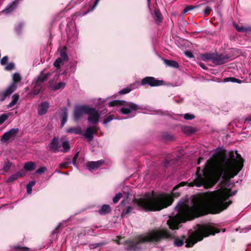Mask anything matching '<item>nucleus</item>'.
I'll list each match as a JSON object with an SVG mask.
<instances>
[{"mask_svg": "<svg viewBox=\"0 0 251 251\" xmlns=\"http://www.w3.org/2000/svg\"><path fill=\"white\" fill-rule=\"evenodd\" d=\"M236 193L235 191L231 193L230 189L222 187L213 192L193 196L189 200L180 201L175 207L176 214L170 217L167 224L170 229H178V225L187 220L205 215L208 212L219 213L231 203V201H224Z\"/></svg>", "mask_w": 251, "mask_h": 251, "instance_id": "1", "label": "nucleus"}, {"mask_svg": "<svg viewBox=\"0 0 251 251\" xmlns=\"http://www.w3.org/2000/svg\"><path fill=\"white\" fill-rule=\"evenodd\" d=\"M243 159L237 154L230 158L218 156L207 161L204 168H197L194 181L189 183V186H203L205 188L213 187L222 176L224 179H228L237 175L243 167Z\"/></svg>", "mask_w": 251, "mask_h": 251, "instance_id": "2", "label": "nucleus"}, {"mask_svg": "<svg viewBox=\"0 0 251 251\" xmlns=\"http://www.w3.org/2000/svg\"><path fill=\"white\" fill-rule=\"evenodd\" d=\"M173 201L172 196L167 194L147 193L143 198L135 199L134 202L145 211H159L170 205Z\"/></svg>", "mask_w": 251, "mask_h": 251, "instance_id": "3", "label": "nucleus"}, {"mask_svg": "<svg viewBox=\"0 0 251 251\" xmlns=\"http://www.w3.org/2000/svg\"><path fill=\"white\" fill-rule=\"evenodd\" d=\"M175 236L165 228L152 230L147 233L139 236L136 239L126 242L127 250L139 251L142 248V245L147 242L159 243L164 239H171Z\"/></svg>", "mask_w": 251, "mask_h": 251, "instance_id": "4", "label": "nucleus"}, {"mask_svg": "<svg viewBox=\"0 0 251 251\" xmlns=\"http://www.w3.org/2000/svg\"><path fill=\"white\" fill-rule=\"evenodd\" d=\"M219 232L215 229L210 226H200L198 229L194 233L189 235L188 238L183 236L181 238H176L174 241V245L177 247L182 246L186 241L187 247H191L198 241L202 240L204 237H207L209 235H214L215 233Z\"/></svg>", "mask_w": 251, "mask_h": 251, "instance_id": "5", "label": "nucleus"}, {"mask_svg": "<svg viewBox=\"0 0 251 251\" xmlns=\"http://www.w3.org/2000/svg\"><path fill=\"white\" fill-rule=\"evenodd\" d=\"M108 105L110 107L122 105L123 107L121 110L122 113L124 114H131L132 116H134L135 111L139 109V106L135 103L118 100H114L109 102Z\"/></svg>", "mask_w": 251, "mask_h": 251, "instance_id": "6", "label": "nucleus"}, {"mask_svg": "<svg viewBox=\"0 0 251 251\" xmlns=\"http://www.w3.org/2000/svg\"><path fill=\"white\" fill-rule=\"evenodd\" d=\"M19 131L17 128H13L9 131L5 132L1 137L0 141L2 143L11 142L15 139L17 134Z\"/></svg>", "mask_w": 251, "mask_h": 251, "instance_id": "7", "label": "nucleus"}, {"mask_svg": "<svg viewBox=\"0 0 251 251\" xmlns=\"http://www.w3.org/2000/svg\"><path fill=\"white\" fill-rule=\"evenodd\" d=\"M49 75V73L45 74L43 72L40 75L35 82L33 90V93L34 95H37L40 92L42 84L48 79Z\"/></svg>", "mask_w": 251, "mask_h": 251, "instance_id": "8", "label": "nucleus"}, {"mask_svg": "<svg viewBox=\"0 0 251 251\" xmlns=\"http://www.w3.org/2000/svg\"><path fill=\"white\" fill-rule=\"evenodd\" d=\"M21 79V77L19 74L15 73L13 75L12 82V83L6 88V96H10V95L15 91L17 86L16 83L19 82Z\"/></svg>", "mask_w": 251, "mask_h": 251, "instance_id": "9", "label": "nucleus"}, {"mask_svg": "<svg viewBox=\"0 0 251 251\" xmlns=\"http://www.w3.org/2000/svg\"><path fill=\"white\" fill-rule=\"evenodd\" d=\"M87 114L88 115V120L90 123L94 124L99 122L100 114L96 109L88 107Z\"/></svg>", "mask_w": 251, "mask_h": 251, "instance_id": "10", "label": "nucleus"}, {"mask_svg": "<svg viewBox=\"0 0 251 251\" xmlns=\"http://www.w3.org/2000/svg\"><path fill=\"white\" fill-rule=\"evenodd\" d=\"M163 84V81L155 79L154 77L148 76L143 79L142 85L148 84L151 87L158 86Z\"/></svg>", "mask_w": 251, "mask_h": 251, "instance_id": "11", "label": "nucleus"}, {"mask_svg": "<svg viewBox=\"0 0 251 251\" xmlns=\"http://www.w3.org/2000/svg\"><path fill=\"white\" fill-rule=\"evenodd\" d=\"M88 106H77L75 107L74 113V119L75 121H78L82 116L87 114Z\"/></svg>", "mask_w": 251, "mask_h": 251, "instance_id": "12", "label": "nucleus"}, {"mask_svg": "<svg viewBox=\"0 0 251 251\" xmlns=\"http://www.w3.org/2000/svg\"><path fill=\"white\" fill-rule=\"evenodd\" d=\"M61 144L58 138L54 137L49 145L50 150L53 152L61 151Z\"/></svg>", "mask_w": 251, "mask_h": 251, "instance_id": "13", "label": "nucleus"}, {"mask_svg": "<svg viewBox=\"0 0 251 251\" xmlns=\"http://www.w3.org/2000/svg\"><path fill=\"white\" fill-rule=\"evenodd\" d=\"M97 132V129L94 126L88 127L83 136L89 141H92L93 139V135Z\"/></svg>", "mask_w": 251, "mask_h": 251, "instance_id": "14", "label": "nucleus"}, {"mask_svg": "<svg viewBox=\"0 0 251 251\" xmlns=\"http://www.w3.org/2000/svg\"><path fill=\"white\" fill-rule=\"evenodd\" d=\"M103 164V161L102 160H99L97 161H91L89 162L87 164V167L88 169L90 170H95L97 169L99 167L101 166Z\"/></svg>", "mask_w": 251, "mask_h": 251, "instance_id": "15", "label": "nucleus"}, {"mask_svg": "<svg viewBox=\"0 0 251 251\" xmlns=\"http://www.w3.org/2000/svg\"><path fill=\"white\" fill-rule=\"evenodd\" d=\"M49 105V103L46 101L41 103L38 108L39 115H43L45 114L48 110Z\"/></svg>", "mask_w": 251, "mask_h": 251, "instance_id": "16", "label": "nucleus"}, {"mask_svg": "<svg viewBox=\"0 0 251 251\" xmlns=\"http://www.w3.org/2000/svg\"><path fill=\"white\" fill-rule=\"evenodd\" d=\"M25 173L23 171L18 172L9 177L6 180L7 183L12 182L17 180L18 178L24 176Z\"/></svg>", "mask_w": 251, "mask_h": 251, "instance_id": "17", "label": "nucleus"}, {"mask_svg": "<svg viewBox=\"0 0 251 251\" xmlns=\"http://www.w3.org/2000/svg\"><path fill=\"white\" fill-rule=\"evenodd\" d=\"M225 58L223 55L215 54L212 62L216 65H221L225 63Z\"/></svg>", "mask_w": 251, "mask_h": 251, "instance_id": "18", "label": "nucleus"}, {"mask_svg": "<svg viewBox=\"0 0 251 251\" xmlns=\"http://www.w3.org/2000/svg\"><path fill=\"white\" fill-rule=\"evenodd\" d=\"M139 86V84L138 83H134L131 85H130L129 86L122 89L120 92V94H126L129 92H130L132 90L136 88H137Z\"/></svg>", "mask_w": 251, "mask_h": 251, "instance_id": "19", "label": "nucleus"}, {"mask_svg": "<svg viewBox=\"0 0 251 251\" xmlns=\"http://www.w3.org/2000/svg\"><path fill=\"white\" fill-rule=\"evenodd\" d=\"M17 2V0H15L7 5V7L2 11V12L5 14H8L12 11L16 7Z\"/></svg>", "mask_w": 251, "mask_h": 251, "instance_id": "20", "label": "nucleus"}, {"mask_svg": "<svg viewBox=\"0 0 251 251\" xmlns=\"http://www.w3.org/2000/svg\"><path fill=\"white\" fill-rule=\"evenodd\" d=\"M66 132L68 133H74L75 134H81L82 132V128L80 126L70 127L66 129Z\"/></svg>", "mask_w": 251, "mask_h": 251, "instance_id": "21", "label": "nucleus"}, {"mask_svg": "<svg viewBox=\"0 0 251 251\" xmlns=\"http://www.w3.org/2000/svg\"><path fill=\"white\" fill-rule=\"evenodd\" d=\"M111 211V208L109 205L104 204L101 206L98 212L100 215H105L109 213Z\"/></svg>", "mask_w": 251, "mask_h": 251, "instance_id": "22", "label": "nucleus"}, {"mask_svg": "<svg viewBox=\"0 0 251 251\" xmlns=\"http://www.w3.org/2000/svg\"><path fill=\"white\" fill-rule=\"evenodd\" d=\"M163 61L164 63L169 67L175 68H178L179 67L178 63L175 61L167 59H163Z\"/></svg>", "mask_w": 251, "mask_h": 251, "instance_id": "23", "label": "nucleus"}, {"mask_svg": "<svg viewBox=\"0 0 251 251\" xmlns=\"http://www.w3.org/2000/svg\"><path fill=\"white\" fill-rule=\"evenodd\" d=\"M68 119V109L64 108L62 109L61 126H63L66 123Z\"/></svg>", "mask_w": 251, "mask_h": 251, "instance_id": "24", "label": "nucleus"}, {"mask_svg": "<svg viewBox=\"0 0 251 251\" xmlns=\"http://www.w3.org/2000/svg\"><path fill=\"white\" fill-rule=\"evenodd\" d=\"M65 83L64 82H59L56 84H52L51 83L50 84V87L51 89H52L53 90H57L59 89H63L65 86Z\"/></svg>", "mask_w": 251, "mask_h": 251, "instance_id": "25", "label": "nucleus"}, {"mask_svg": "<svg viewBox=\"0 0 251 251\" xmlns=\"http://www.w3.org/2000/svg\"><path fill=\"white\" fill-rule=\"evenodd\" d=\"M19 96L17 94H15L12 97V100L7 105V108H11L14 106L17 102Z\"/></svg>", "mask_w": 251, "mask_h": 251, "instance_id": "26", "label": "nucleus"}, {"mask_svg": "<svg viewBox=\"0 0 251 251\" xmlns=\"http://www.w3.org/2000/svg\"><path fill=\"white\" fill-rule=\"evenodd\" d=\"M61 145L63 147V150L61 149V151L63 152H68L70 149V146L68 140H65L62 142Z\"/></svg>", "mask_w": 251, "mask_h": 251, "instance_id": "27", "label": "nucleus"}, {"mask_svg": "<svg viewBox=\"0 0 251 251\" xmlns=\"http://www.w3.org/2000/svg\"><path fill=\"white\" fill-rule=\"evenodd\" d=\"M24 168L27 171H32L35 168V164L33 162H28L24 165Z\"/></svg>", "mask_w": 251, "mask_h": 251, "instance_id": "28", "label": "nucleus"}, {"mask_svg": "<svg viewBox=\"0 0 251 251\" xmlns=\"http://www.w3.org/2000/svg\"><path fill=\"white\" fill-rule=\"evenodd\" d=\"M182 131L188 134H191L195 131L194 128L191 126H185L182 128Z\"/></svg>", "mask_w": 251, "mask_h": 251, "instance_id": "29", "label": "nucleus"}, {"mask_svg": "<svg viewBox=\"0 0 251 251\" xmlns=\"http://www.w3.org/2000/svg\"><path fill=\"white\" fill-rule=\"evenodd\" d=\"M214 54V53L205 54L202 56V59L204 61L211 60L213 62Z\"/></svg>", "mask_w": 251, "mask_h": 251, "instance_id": "30", "label": "nucleus"}, {"mask_svg": "<svg viewBox=\"0 0 251 251\" xmlns=\"http://www.w3.org/2000/svg\"><path fill=\"white\" fill-rule=\"evenodd\" d=\"M186 184V183L185 182H181V183H180L179 184H178V185H177L174 188H173V195L174 197H177L178 196H179V193H177V194L176 193H175V191L178 189L179 187H181V186H183L184 185H185Z\"/></svg>", "mask_w": 251, "mask_h": 251, "instance_id": "31", "label": "nucleus"}, {"mask_svg": "<svg viewBox=\"0 0 251 251\" xmlns=\"http://www.w3.org/2000/svg\"><path fill=\"white\" fill-rule=\"evenodd\" d=\"M234 25L236 29H237V30L239 32H245L251 30L250 27H246L244 26L240 27L238 26L236 24H234Z\"/></svg>", "mask_w": 251, "mask_h": 251, "instance_id": "32", "label": "nucleus"}, {"mask_svg": "<svg viewBox=\"0 0 251 251\" xmlns=\"http://www.w3.org/2000/svg\"><path fill=\"white\" fill-rule=\"evenodd\" d=\"M12 165V163L9 161L5 162L2 166V170L7 172L9 171L10 168H11Z\"/></svg>", "mask_w": 251, "mask_h": 251, "instance_id": "33", "label": "nucleus"}, {"mask_svg": "<svg viewBox=\"0 0 251 251\" xmlns=\"http://www.w3.org/2000/svg\"><path fill=\"white\" fill-rule=\"evenodd\" d=\"M9 114H3L0 115V125L2 124L9 117Z\"/></svg>", "mask_w": 251, "mask_h": 251, "instance_id": "34", "label": "nucleus"}, {"mask_svg": "<svg viewBox=\"0 0 251 251\" xmlns=\"http://www.w3.org/2000/svg\"><path fill=\"white\" fill-rule=\"evenodd\" d=\"M224 81L225 82H228L231 81L232 82H237V83H240L241 81L236 78L234 77H226L224 79Z\"/></svg>", "mask_w": 251, "mask_h": 251, "instance_id": "35", "label": "nucleus"}, {"mask_svg": "<svg viewBox=\"0 0 251 251\" xmlns=\"http://www.w3.org/2000/svg\"><path fill=\"white\" fill-rule=\"evenodd\" d=\"M63 63V60L61 58H58L54 63V66L57 68H59L61 65Z\"/></svg>", "mask_w": 251, "mask_h": 251, "instance_id": "36", "label": "nucleus"}, {"mask_svg": "<svg viewBox=\"0 0 251 251\" xmlns=\"http://www.w3.org/2000/svg\"><path fill=\"white\" fill-rule=\"evenodd\" d=\"M123 194L121 193H119L115 196L113 199V201L114 203H116L119 201L120 199L122 198Z\"/></svg>", "mask_w": 251, "mask_h": 251, "instance_id": "37", "label": "nucleus"}, {"mask_svg": "<svg viewBox=\"0 0 251 251\" xmlns=\"http://www.w3.org/2000/svg\"><path fill=\"white\" fill-rule=\"evenodd\" d=\"M114 119V116L113 115H110L106 117V118L104 120L103 122V124L105 125L108 123L110 122L111 121Z\"/></svg>", "mask_w": 251, "mask_h": 251, "instance_id": "38", "label": "nucleus"}, {"mask_svg": "<svg viewBox=\"0 0 251 251\" xmlns=\"http://www.w3.org/2000/svg\"><path fill=\"white\" fill-rule=\"evenodd\" d=\"M6 92V89L4 91H3L2 93H0V101H3L7 97H9L10 96H6V94L5 92Z\"/></svg>", "mask_w": 251, "mask_h": 251, "instance_id": "39", "label": "nucleus"}, {"mask_svg": "<svg viewBox=\"0 0 251 251\" xmlns=\"http://www.w3.org/2000/svg\"><path fill=\"white\" fill-rule=\"evenodd\" d=\"M60 55H61V58H62V59L64 61H67L68 60V57L67 54L65 52V51L62 50L61 51Z\"/></svg>", "mask_w": 251, "mask_h": 251, "instance_id": "40", "label": "nucleus"}, {"mask_svg": "<svg viewBox=\"0 0 251 251\" xmlns=\"http://www.w3.org/2000/svg\"><path fill=\"white\" fill-rule=\"evenodd\" d=\"M211 10H212V8L211 7H210V6L206 7L203 11L204 15L205 16H208L210 14Z\"/></svg>", "mask_w": 251, "mask_h": 251, "instance_id": "41", "label": "nucleus"}, {"mask_svg": "<svg viewBox=\"0 0 251 251\" xmlns=\"http://www.w3.org/2000/svg\"><path fill=\"white\" fill-rule=\"evenodd\" d=\"M70 163L71 162L68 161L62 162V163L60 164L59 168L60 169L67 168Z\"/></svg>", "mask_w": 251, "mask_h": 251, "instance_id": "42", "label": "nucleus"}, {"mask_svg": "<svg viewBox=\"0 0 251 251\" xmlns=\"http://www.w3.org/2000/svg\"><path fill=\"white\" fill-rule=\"evenodd\" d=\"M47 170V168L45 167H42L37 169L36 171V173L38 174H42L45 173Z\"/></svg>", "mask_w": 251, "mask_h": 251, "instance_id": "43", "label": "nucleus"}, {"mask_svg": "<svg viewBox=\"0 0 251 251\" xmlns=\"http://www.w3.org/2000/svg\"><path fill=\"white\" fill-rule=\"evenodd\" d=\"M195 116L193 114H189V113H187V114H185L184 115V118L186 120H192L193 119L195 118Z\"/></svg>", "mask_w": 251, "mask_h": 251, "instance_id": "44", "label": "nucleus"}, {"mask_svg": "<svg viewBox=\"0 0 251 251\" xmlns=\"http://www.w3.org/2000/svg\"><path fill=\"white\" fill-rule=\"evenodd\" d=\"M133 208L131 206H128L126 211H123L122 214V216H123L124 215L128 214L132 210Z\"/></svg>", "mask_w": 251, "mask_h": 251, "instance_id": "45", "label": "nucleus"}, {"mask_svg": "<svg viewBox=\"0 0 251 251\" xmlns=\"http://www.w3.org/2000/svg\"><path fill=\"white\" fill-rule=\"evenodd\" d=\"M14 64L13 63L8 64L5 67V69L7 71H10L14 69Z\"/></svg>", "mask_w": 251, "mask_h": 251, "instance_id": "46", "label": "nucleus"}, {"mask_svg": "<svg viewBox=\"0 0 251 251\" xmlns=\"http://www.w3.org/2000/svg\"><path fill=\"white\" fill-rule=\"evenodd\" d=\"M104 244L103 243H97V244H92L90 245V248L91 249H96L97 247H101Z\"/></svg>", "mask_w": 251, "mask_h": 251, "instance_id": "47", "label": "nucleus"}, {"mask_svg": "<svg viewBox=\"0 0 251 251\" xmlns=\"http://www.w3.org/2000/svg\"><path fill=\"white\" fill-rule=\"evenodd\" d=\"M8 61V57L7 56H5L2 57V58L0 60V63L1 65H3L6 64V63Z\"/></svg>", "mask_w": 251, "mask_h": 251, "instance_id": "48", "label": "nucleus"}, {"mask_svg": "<svg viewBox=\"0 0 251 251\" xmlns=\"http://www.w3.org/2000/svg\"><path fill=\"white\" fill-rule=\"evenodd\" d=\"M22 27H23V25L22 24H19L17 26V27H16L15 28V30L17 32V33L18 34H20V32H21V31L22 30Z\"/></svg>", "mask_w": 251, "mask_h": 251, "instance_id": "49", "label": "nucleus"}, {"mask_svg": "<svg viewBox=\"0 0 251 251\" xmlns=\"http://www.w3.org/2000/svg\"><path fill=\"white\" fill-rule=\"evenodd\" d=\"M78 156V152H77L75 154V155H74V156L73 158L72 164L75 166V165H76V161Z\"/></svg>", "mask_w": 251, "mask_h": 251, "instance_id": "50", "label": "nucleus"}, {"mask_svg": "<svg viewBox=\"0 0 251 251\" xmlns=\"http://www.w3.org/2000/svg\"><path fill=\"white\" fill-rule=\"evenodd\" d=\"M154 14L155 15V16L159 20V21H160L161 20V14L160 13V12L159 11V10H155L154 11Z\"/></svg>", "mask_w": 251, "mask_h": 251, "instance_id": "51", "label": "nucleus"}, {"mask_svg": "<svg viewBox=\"0 0 251 251\" xmlns=\"http://www.w3.org/2000/svg\"><path fill=\"white\" fill-rule=\"evenodd\" d=\"M193 9H194V7L191 6H187L183 10V12L184 13H185Z\"/></svg>", "mask_w": 251, "mask_h": 251, "instance_id": "52", "label": "nucleus"}, {"mask_svg": "<svg viewBox=\"0 0 251 251\" xmlns=\"http://www.w3.org/2000/svg\"><path fill=\"white\" fill-rule=\"evenodd\" d=\"M26 188L27 190V193L28 194H30L32 192V187H31L30 186H28L26 185Z\"/></svg>", "mask_w": 251, "mask_h": 251, "instance_id": "53", "label": "nucleus"}, {"mask_svg": "<svg viewBox=\"0 0 251 251\" xmlns=\"http://www.w3.org/2000/svg\"><path fill=\"white\" fill-rule=\"evenodd\" d=\"M185 54L190 58H192L194 57L193 53L190 51H186Z\"/></svg>", "mask_w": 251, "mask_h": 251, "instance_id": "54", "label": "nucleus"}, {"mask_svg": "<svg viewBox=\"0 0 251 251\" xmlns=\"http://www.w3.org/2000/svg\"><path fill=\"white\" fill-rule=\"evenodd\" d=\"M36 183V181H30L27 184V185L28 186H30L31 187H32V186H33Z\"/></svg>", "mask_w": 251, "mask_h": 251, "instance_id": "55", "label": "nucleus"}, {"mask_svg": "<svg viewBox=\"0 0 251 251\" xmlns=\"http://www.w3.org/2000/svg\"><path fill=\"white\" fill-rule=\"evenodd\" d=\"M245 122L247 123L248 124H251V116L247 118H246Z\"/></svg>", "mask_w": 251, "mask_h": 251, "instance_id": "56", "label": "nucleus"}, {"mask_svg": "<svg viewBox=\"0 0 251 251\" xmlns=\"http://www.w3.org/2000/svg\"><path fill=\"white\" fill-rule=\"evenodd\" d=\"M60 227V225H58L55 228V229L53 231L52 234H55L57 232V230Z\"/></svg>", "mask_w": 251, "mask_h": 251, "instance_id": "57", "label": "nucleus"}, {"mask_svg": "<svg viewBox=\"0 0 251 251\" xmlns=\"http://www.w3.org/2000/svg\"><path fill=\"white\" fill-rule=\"evenodd\" d=\"M99 0H96V1L95 2V4H94V7L93 8H94L95 7L97 6V5H98V2H99Z\"/></svg>", "mask_w": 251, "mask_h": 251, "instance_id": "58", "label": "nucleus"}, {"mask_svg": "<svg viewBox=\"0 0 251 251\" xmlns=\"http://www.w3.org/2000/svg\"><path fill=\"white\" fill-rule=\"evenodd\" d=\"M23 250H24V251H26V250H28V249H27V248H23Z\"/></svg>", "mask_w": 251, "mask_h": 251, "instance_id": "59", "label": "nucleus"}, {"mask_svg": "<svg viewBox=\"0 0 251 251\" xmlns=\"http://www.w3.org/2000/svg\"><path fill=\"white\" fill-rule=\"evenodd\" d=\"M201 158H200V159H199V161H198V164H200V160H201Z\"/></svg>", "mask_w": 251, "mask_h": 251, "instance_id": "60", "label": "nucleus"}, {"mask_svg": "<svg viewBox=\"0 0 251 251\" xmlns=\"http://www.w3.org/2000/svg\"><path fill=\"white\" fill-rule=\"evenodd\" d=\"M57 172H58V173H60V171H57Z\"/></svg>", "mask_w": 251, "mask_h": 251, "instance_id": "61", "label": "nucleus"}, {"mask_svg": "<svg viewBox=\"0 0 251 251\" xmlns=\"http://www.w3.org/2000/svg\"><path fill=\"white\" fill-rule=\"evenodd\" d=\"M148 1H150L151 0H147Z\"/></svg>", "mask_w": 251, "mask_h": 251, "instance_id": "62", "label": "nucleus"}]
</instances>
